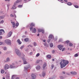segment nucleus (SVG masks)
I'll use <instances>...</instances> for the list:
<instances>
[{"instance_id":"c9c22d12","label":"nucleus","mask_w":79,"mask_h":79,"mask_svg":"<svg viewBox=\"0 0 79 79\" xmlns=\"http://www.w3.org/2000/svg\"><path fill=\"white\" fill-rule=\"evenodd\" d=\"M40 56V54H39V53H37L36 55V56L37 57H38V56Z\"/></svg>"},{"instance_id":"09e8293b","label":"nucleus","mask_w":79,"mask_h":79,"mask_svg":"<svg viewBox=\"0 0 79 79\" xmlns=\"http://www.w3.org/2000/svg\"><path fill=\"white\" fill-rule=\"evenodd\" d=\"M50 42V39H49L48 40V42Z\"/></svg>"},{"instance_id":"a211bd4d","label":"nucleus","mask_w":79,"mask_h":79,"mask_svg":"<svg viewBox=\"0 0 79 79\" xmlns=\"http://www.w3.org/2000/svg\"><path fill=\"white\" fill-rule=\"evenodd\" d=\"M24 40L25 42H28L29 41V38H27L24 39Z\"/></svg>"},{"instance_id":"680f3d73","label":"nucleus","mask_w":79,"mask_h":79,"mask_svg":"<svg viewBox=\"0 0 79 79\" xmlns=\"http://www.w3.org/2000/svg\"><path fill=\"white\" fill-rule=\"evenodd\" d=\"M63 74H65V73H66V72L64 71H63Z\"/></svg>"},{"instance_id":"5fc2aeb1","label":"nucleus","mask_w":79,"mask_h":79,"mask_svg":"<svg viewBox=\"0 0 79 79\" xmlns=\"http://www.w3.org/2000/svg\"><path fill=\"white\" fill-rule=\"evenodd\" d=\"M2 44H3V42H0V45H2Z\"/></svg>"},{"instance_id":"49530a36","label":"nucleus","mask_w":79,"mask_h":79,"mask_svg":"<svg viewBox=\"0 0 79 79\" xmlns=\"http://www.w3.org/2000/svg\"><path fill=\"white\" fill-rule=\"evenodd\" d=\"M41 32H42V33H44V30H42Z\"/></svg>"},{"instance_id":"ea45409f","label":"nucleus","mask_w":79,"mask_h":79,"mask_svg":"<svg viewBox=\"0 0 79 79\" xmlns=\"http://www.w3.org/2000/svg\"><path fill=\"white\" fill-rule=\"evenodd\" d=\"M42 30H41V29H39L38 31L39 32H42Z\"/></svg>"},{"instance_id":"a18cd8bd","label":"nucleus","mask_w":79,"mask_h":79,"mask_svg":"<svg viewBox=\"0 0 79 79\" xmlns=\"http://www.w3.org/2000/svg\"><path fill=\"white\" fill-rule=\"evenodd\" d=\"M60 77L61 79H63L64 78V77H63L62 76H60Z\"/></svg>"},{"instance_id":"37998d69","label":"nucleus","mask_w":79,"mask_h":79,"mask_svg":"<svg viewBox=\"0 0 79 79\" xmlns=\"http://www.w3.org/2000/svg\"><path fill=\"white\" fill-rule=\"evenodd\" d=\"M18 26H19V23H16V26L18 27Z\"/></svg>"},{"instance_id":"c85d7f7f","label":"nucleus","mask_w":79,"mask_h":79,"mask_svg":"<svg viewBox=\"0 0 79 79\" xmlns=\"http://www.w3.org/2000/svg\"><path fill=\"white\" fill-rule=\"evenodd\" d=\"M53 46V44L52 43H51L50 44V47H52Z\"/></svg>"},{"instance_id":"a878e982","label":"nucleus","mask_w":79,"mask_h":79,"mask_svg":"<svg viewBox=\"0 0 79 79\" xmlns=\"http://www.w3.org/2000/svg\"><path fill=\"white\" fill-rule=\"evenodd\" d=\"M77 56H78V54L77 53L75 54L74 55V57H77Z\"/></svg>"},{"instance_id":"338daca9","label":"nucleus","mask_w":79,"mask_h":79,"mask_svg":"<svg viewBox=\"0 0 79 79\" xmlns=\"http://www.w3.org/2000/svg\"><path fill=\"white\" fill-rule=\"evenodd\" d=\"M5 1H10V0H5Z\"/></svg>"},{"instance_id":"8fccbe9b","label":"nucleus","mask_w":79,"mask_h":79,"mask_svg":"<svg viewBox=\"0 0 79 79\" xmlns=\"http://www.w3.org/2000/svg\"><path fill=\"white\" fill-rule=\"evenodd\" d=\"M4 50H6V47L4 48Z\"/></svg>"},{"instance_id":"412c9836","label":"nucleus","mask_w":79,"mask_h":79,"mask_svg":"<svg viewBox=\"0 0 79 79\" xmlns=\"http://www.w3.org/2000/svg\"><path fill=\"white\" fill-rule=\"evenodd\" d=\"M4 18H5L4 16H0V19H3Z\"/></svg>"},{"instance_id":"864d4df0","label":"nucleus","mask_w":79,"mask_h":79,"mask_svg":"<svg viewBox=\"0 0 79 79\" xmlns=\"http://www.w3.org/2000/svg\"><path fill=\"white\" fill-rule=\"evenodd\" d=\"M16 3H19V1L17 0L16 1Z\"/></svg>"},{"instance_id":"4be33fe9","label":"nucleus","mask_w":79,"mask_h":79,"mask_svg":"<svg viewBox=\"0 0 79 79\" xmlns=\"http://www.w3.org/2000/svg\"><path fill=\"white\" fill-rule=\"evenodd\" d=\"M67 5H68L70 6V5H72V3H71V2H68L67 3Z\"/></svg>"},{"instance_id":"1a4fd4ad","label":"nucleus","mask_w":79,"mask_h":79,"mask_svg":"<svg viewBox=\"0 0 79 79\" xmlns=\"http://www.w3.org/2000/svg\"><path fill=\"white\" fill-rule=\"evenodd\" d=\"M9 68V66L8 65L6 64L5 65L4 69H8Z\"/></svg>"},{"instance_id":"e2e57ef3","label":"nucleus","mask_w":79,"mask_h":79,"mask_svg":"<svg viewBox=\"0 0 79 79\" xmlns=\"http://www.w3.org/2000/svg\"><path fill=\"white\" fill-rule=\"evenodd\" d=\"M16 79H19V77H17L16 78Z\"/></svg>"},{"instance_id":"6e6552de","label":"nucleus","mask_w":79,"mask_h":79,"mask_svg":"<svg viewBox=\"0 0 79 79\" xmlns=\"http://www.w3.org/2000/svg\"><path fill=\"white\" fill-rule=\"evenodd\" d=\"M58 48L60 49V50H61L62 48H63V46H62L61 45H59L58 46Z\"/></svg>"},{"instance_id":"9d476101","label":"nucleus","mask_w":79,"mask_h":79,"mask_svg":"<svg viewBox=\"0 0 79 79\" xmlns=\"http://www.w3.org/2000/svg\"><path fill=\"white\" fill-rule=\"evenodd\" d=\"M31 77L33 79H35V75L34 74H31Z\"/></svg>"},{"instance_id":"79ce46f5","label":"nucleus","mask_w":79,"mask_h":79,"mask_svg":"<svg viewBox=\"0 0 79 79\" xmlns=\"http://www.w3.org/2000/svg\"><path fill=\"white\" fill-rule=\"evenodd\" d=\"M34 46H36V45H37V44H36V43H35V42H34Z\"/></svg>"},{"instance_id":"f704fd0d","label":"nucleus","mask_w":79,"mask_h":79,"mask_svg":"<svg viewBox=\"0 0 79 79\" xmlns=\"http://www.w3.org/2000/svg\"><path fill=\"white\" fill-rule=\"evenodd\" d=\"M69 46L70 47H72V46H73V44H72V43H70L69 44Z\"/></svg>"},{"instance_id":"13d9d810","label":"nucleus","mask_w":79,"mask_h":79,"mask_svg":"<svg viewBox=\"0 0 79 79\" xmlns=\"http://www.w3.org/2000/svg\"><path fill=\"white\" fill-rule=\"evenodd\" d=\"M28 68H29V67H27V68H26V67L24 68L25 69H28Z\"/></svg>"},{"instance_id":"0e129e2a","label":"nucleus","mask_w":79,"mask_h":79,"mask_svg":"<svg viewBox=\"0 0 79 79\" xmlns=\"http://www.w3.org/2000/svg\"><path fill=\"white\" fill-rule=\"evenodd\" d=\"M52 61H55V59H52Z\"/></svg>"},{"instance_id":"c03bdc74","label":"nucleus","mask_w":79,"mask_h":79,"mask_svg":"<svg viewBox=\"0 0 79 79\" xmlns=\"http://www.w3.org/2000/svg\"><path fill=\"white\" fill-rule=\"evenodd\" d=\"M65 50V48H63L62 50V52H63V51H64V50Z\"/></svg>"},{"instance_id":"58836bf2","label":"nucleus","mask_w":79,"mask_h":79,"mask_svg":"<svg viewBox=\"0 0 79 79\" xmlns=\"http://www.w3.org/2000/svg\"><path fill=\"white\" fill-rule=\"evenodd\" d=\"M73 74L74 75H76L77 74V73L75 72H74V73Z\"/></svg>"},{"instance_id":"423d86ee","label":"nucleus","mask_w":79,"mask_h":79,"mask_svg":"<svg viewBox=\"0 0 79 79\" xmlns=\"http://www.w3.org/2000/svg\"><path fill=\"white\" fill-rule=\"evenodd\" d=\"M5 31L3 29H0V35H2V34H4L5 33Z\"/></svg>"},{"instance_id":"4d7b16f0","label":"nucleus","mask_w":79,"mask_h":79,"mask_svg":"<svg viewBox=\"0 0 79 79\" xmlns=\"http://www.w3.org/2000/svg\"><path fill=\"white\" fill-rule=\"evenodd\" d=\"M64 2H66V3H67V2H68V0H64Z\"/></svg>"},{"instance_id":"a19ab883","label":"nucleus","mask_w":79,"mask_h":79,"mask_svg":"<svg viewBox=\"0 0 79 79\" xmlns=\"http://www.w3.org/2000/svg\"><path fill=\"white\" fill-rule=\"evenodd\" d=\"M22 6H23L22 5H19L18 6V7L19 8H20L21 7H22Z\"/></svg>"},{"instance_id":"774afa93","label":"nucleus","mask_w":79,"mask_h":79,"mask_svg":"<svg viewBox=\"0 0 79 79\" xmlns=\"http://www.w3.org/2000/svg\"><path fill=\"white\" fill-rule=\"evenodd\" d=\"M2 79H5V77H3Z\"/></svg>"},{"instance_id":"aec40b11","label":"nucleus","mask_w":79,"mask_h":79,"mask_svg":"<svg viewBox=\"0 0 79 79\" xmlns=\"http://www.w3.org/2000/svg\"><path fill=\"white\" fill-rule=\"evenodd\" d=\"M51 55H48L47 56V57L48 58H51Z\"/></svg>"},{"instance_id":"b1692460","label":"nucleus","mask_w":79,"mask_h":79,"mask_svg":"<svg viewBox=\"0 0 79 79\" xmlns=\"http://www.w3.org/2000/svg\"><path fill=\"white\" fill-rule=\"evenodd\" d=\"M4 72H5V71L4 70L2 69L1 70V73L2 74H3V73H4Z\"/></svg>"},{"instance_id":"bf43d9fd","label":"nucleus","mask_w":79,"mask_h":79,"mask_svg":"<svg viewBox=\"0 0 79 79\" xmlns=\"http://www.w3.org/2000/svg\"><path fill=\"white\" fill-rule=\"evenodd\" d=\"M43 42H45V41H46V40H43Z\"/></svg>"},{"instance_id":"603ef678","label":"nucleus","mask_w":79,"mask_h":79,"mask_svg":"<svg viewBox=\"0 0 79 79\" xmlns=\"http://www.w3.org/2000/svg\"><path fill=\"white\" fill-rule=\"evenodd\" d=\"M31 0H24L25 2H28V1H30Z\"/></svg>"},{"instance_id":"393cba45","label":"nucleus","mask_w":79,"mask_h":79,"mask_svg":"<svg viewBox=\"0 0 79 79\" xmlns=\"http://www.w3.org/2000/svg\"><path fill=\"white\" fill-rule=\"evenodd\" d=\"M44 46H45L46 47H48V44H47L46 43H45L44 44Z\"/></svg>"},{"instance_id":"473e14b6","label":"nucleus","mask_w":79,"mask_h":79,"mask_svg":"<svg viewBox=\"0 0 79 79\" xmlns=\"http://www.w3.org/2000/svg\"><path fill=\"white\" fill-rule=\"evenodd\" d=\"M69 41H67L66 42V44H67V45H68V44H69Z\"/></svg>"},{"instance_id":"20e7f679","label":"nucleus","mask_w":79,"mask_h":79,"mask_svg":"<svg viewBox=\"0 0 79 79\" xmlns=\"http://www.w3.org/2000/svg\"><path fill=\"white\" fill-rule=\"evenodd\" d=\"M35 26V24L34 23H31L30 25V26L31 27L30 28V30L31 31L33 29V26Z\"/></svg>"},{"instance_id":"e433bc0d","label":"nucleus","mask_w":79,"mask_h":79,"mask_svg":"<svg viewBox=\"0 0 79 79\" xmlns=\"http://www.w3.org/2000/svg\"><path fill=\"white\" fill-rule=\"evenodd\" d=\"M24 46L23 45L20 47V48H21V49H23V48H24Z\"/></svg>"},{"instance_id":"c756f323","label":"nucleus","mask_w":79,"mask_h":79,"mask_svg":"<svg viewBox=\"0 0 79 79\" xmlns=\"http://www.w3.org/2000/svg\"><path fill=\"white\" fill-rule=\"evenodd\" d=\"M6 77H7V78L8 79H9L10 78V75H7L6 76Z\"/></svg>"},{"instance_id":"9b49d317","label":"nucleus","mask_w":79,"mask_h":79,"mask_svg":"<svg viewBox=\"0 0 79 79\" xmlns=\"http://www.w3.org/2000/svg\"><path fill=\"white\" fill-rule=\"evenodd\" d=\"M11 24H12L13 25V27H15V26H16V25H15V22H11Z\"/></svg>"},{"instance_id":"7c9ffc66","label":"nucleus","mask_w":79,"mask_h":79,"mask_svg":"<svg viewBox=\"0 0 79 79\" xmlns=\"http://www.w3.org/2000/svg\"><path fill=\"white\" fill-rule=\"evenodd\" d=\"M42 76L43 77H44V76H45V73H43Z\"/></svg>"},{"instance_id":"de8ad7c7","label":"nucleus","mask_w":79,"mask_h":79,"mask_svg":"<svg viewBox=\"0 0 79 79\" xmlns=\"http://www.w3.org/2000/svg\"><path fill=\"white\" fill-rule=\"evenodd\" d=\"M52 53H55V50H53L52 51Z\"/></svg>"},{"instance_id":"6ab92c4d","label":"nucleus","mask_w":79,"mask_h":79,"mask_svg":"<svg viewBox=\"0 0 79 79\" xmlns=\"http://www.w3.org/2000/svg\"><path fill=\"white\" fill-rule=\"evenodd\" d=\"M50 39H52L53 38V35H50L49 36Z\"/></svg>"},{"instance_id":"5701e85b","label":"nucleus","mask_w":79,"mask_h":79,"mask_svg":"<svg viewBox=\"0 0 79 79\" xmlns=\"http://www.w3.org/2000/svg\"><path fill=\"white\" fill-rule=\"evenodd\" d=\"M9 60H10V58H7L6 62H8Z\"/></svg>"},{"instance_id":"69168bd1","label":"nucleus","mask_w":79,"mask_h":79,"mask_svg":"<svg viewBox=\"0 0 79 79\" xmlns=\"http://www.w3.org/2000/svg\"><path fill=\"white\" fill-rule=\"evenodd\" d=\"M2 39V36H0V39Z\"/></svg>"},{"instance_id":"f03ea898","label":"nucleus","mask_w":79,"mask_h":79,"mask_svg":"<svg viewBox=\"0 0 79 79\" xmlns=\"http://www.w3.org/2000/svg\"><path fill=\"white\" fill-rule=\"evenodd\" d=\"M15 52L16 53L17 55L18 56H21V57H22L23 56V55H21V52L19 51V50L17 49H15Z\"/></svg>"},{"instance_id":"2f4dec72","label":"nucleus","mask_w":79,"mask_h":79,"mask_svg":"<svg viewBox=\"0 0 79 79\" xmlns=\"http://www.w3.org/2000/svg\"><path fill=\"white\" fill-rule=\"evenodd\" d=\"M10 68H13V66L11 65H10Z\"/></svg>"},{"instance_id":"2eb2a0df","label":"nucleus","mask_w":79,"mask_h":79,"mask_svg":"<svg viewBox=\"0 0 79 79\" xmlns=\"http://www.w3.org/2000/svg\"><path fill=\"white\" fill-rule=\"evenodd\" d=\"M32 32L33 33L36 32V29L35 28H34L32 30Z\"/></svg>"},{"instance_id":"4468645a","label":"nucleus","mask_w":79,"mask_h":79,"mask_svg":"<svg viewBox=\"0 0 79 79\" xmlns=\"http://www.w3.org/2000/svg\"><path fill=\"white\" fill-rule=\"evenodd\" d=\"M42 60H38L36 61V63H42Z\"/></svg>"},{"instance_id":"39448f33","label":"nucleus","mask_w":79,"mask_h":79,"mask_svg":"<svg viewBox=\"0 0 79 79\" xmlns=\"http://www.w3.org/2000/svg\"><path fill=\"white\" fill-rule=\"evenodd\" d=\"M12 34H13V32L12 31H10L8 33L7 35L8 37H10L11 36V35H12Z\"/></svg>"},{"instance_id":"ddd939ff","label":"nucleus","mask_w":79,"mask_h":79,"mask_svg":"<svg viewBox=\"0 0 79 79\" xmlns=\"http://www.w3.org/2000/svg\"><path fill=\"white\" fill-rule=\"evenodd\" d=\"M17 42L19 44V45H21V42L20 41V40L18 39L17 41Z\"/></svg>"},{"instance_id":"7ed1b4c3","label":"nucleus","mask_w":79,"mask_h":79,"mask_svg":"<svg viewBox=\"0 0 79 79\" xmlns=\"http://www.w3.org/2000/svg\"><path fill=\"white\" fill-rule=\"evenodd\" d=\"M5 42L7 45H10L11 44V41L10 40H5Z\"/></svg>"},{"instance_id":"052dcab7","label":"nucleus","mask_w":79,"mask_h":79,"mask_svg":"<svg viewBox=\"0 0 79 79\" xmlns=\"http://www.w3.org/2000/svg\"><path fill=\"white\" fill-rule=\"evenodd\" d=\"M32 52H31L30 53V55H32Z\"/></svg>"},{"instance_id":"72a5a7b5","label":"nucleus","mask_w":79,"mask_h":79,"mask_svg":"<svg viewBox=\"0 0 79 79\" xmlns=\"http://www.w3.org/2000/svg\"><path fill=\"white\" fill-rule=\"evenodd\" d=\"M74 6L75 7V8H79V6H78L75 5Z\"/></svg>"},{"instance_id":"6e6d98bb","label":"nucleus","mask_w":79,"mask_h":79,"mask_svg":"<svg viewBox=\"0 0 79 79\" xmlns=\"http://www.w3.org/2000/svg\"><path fill=\"white\" fill-rule=\"evenodd\" d=\"M70 73H71V74H73L74 73V72H71Z\"/></svg>"},{"instance_id":"bb28decb","label":"nucleus","mask_w":79,"mask_h":79,"mask_svg":"<svg viewBox=\"0 0 79 79\" xmlns=\"http://www.w3.org/2000/svg\"><path fill=\"white\" fill-rule=\"evenodd\" d=\"M4 23V21L3 20H2L0 22V24H3Z\"/></svg>"},{"instance_id":"f257e3e1","label":"nucleus","mask_w":79,"mask_h":79,"mask_svg":"<svg viewBox=\"0 0 79 79\" xmlns=\"http://www.w3.org/2000/svg\"><path fill=\"white\" fill-rule=\"evenodd\" d=\"M69 63V61L66 60L62 59L61 60V62L60 64V65L61 68H63L64 67H65L67 64Z\"/></svg>"},{"instance_id":"3c124183","label":"nucleus","mask_w":79,"mask_h":79,"mask_svg":"<svg viewBox=\"0 0 79 79\" xmlns=\"http://www.w3.org/2000/svg\"><path fill=\"white\" fill-rule=\"evenodd\" d=\"M10 16L11 17H14V15H13L12 14H11L10 15Z\"/></svg>"},{"instance_id":"4c0bfd02","label":"nucleus","mask_w":79,"mask_h":79,"mask_svg":"<svg viewBox=\"0 0 79 79\" xmlns=\"http://www.w3.org/2000/svg\"><path fill=\"white\" fill-rule=\"evenodd\" d=\"M54 67V64H52L51 65V67L52 69H53Z\"/></svg>"},{"instance_id":"0eeeda50","label":"nucleus","mask_w":79,"mask_h":79,"mask_svg":"<svg viewBox=\"0 0 79 79\" xmlns=\"http://www.w3.org/2000/svg\"><path fill=\"white\" fill-rule=\"evenodd\" d=\"M22 58L24 64H27V62L26 61V60L25 59V58H24V57H23Z\"/></svg>"},{"instance_id":"f8f14e48","label":"nucleus","mask_w":79,"mask_h":79,"mask_svg":"<svg viewBox=\"0 0 79 79\" xmlns=\"http://www.w3.org/2000/svg\"><path fill=\"white\" fill-rule=\"evenodd\" d=\"M16 5V4L15 3L14 4V5L13 6V7L12 8V9H16V6H15Z\"/></svg>"},{"instance_id":"cd10ccee","label":"nucleus","mask_w":79,"mask_h":79,"mask_svg":"<svg viewBox=\"0 0 79 79\" xmlns=\"http://www.w3.org/2000/svg\"><path fill=\"white\" fill-rule=\"evenodd\" d=\"M15 75H13L12 77V78L11 79H14V78H15Z\"/></svg>"},{"instance_id":"dca6fc26","label":"nucleus","mask_w":79,"mask_h":79,"mask_svg":"<svg viewBox=\"0 0 79 79\" xmlns=\"http://www.w3.org/2000/svg\"><path fill=\"white\" fill-rule=\"evenodd\" d=\"M46 66H47V64L46 63H45L43 66V69L46 67Z\"/></svg>"},{"instance_id":"f3484780","label":"nucleus","mask_w":79,"mask_h":79,"mask_svg":"<svg viewBox=\"0 0 79 79\" xmlns=\"http://www.w3.org/2000/svg\"><path fill=\"white\" fill-rule=\"evenodd\" d=\"M36 69L37 70H39L40 69V66L38 65L36 67Z\"/></svg>"}]
</instances>
